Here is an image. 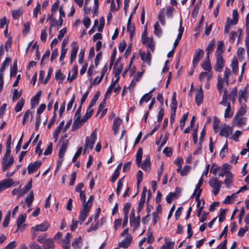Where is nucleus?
Masks as SVG:
<instances>
[{"mask_svg": "<svg viewBox=\"0 0 249 249\" xmlns=\"http://www.w3.org/2000/svg\"><path fill=\"white\" fill-rule=\"evenodd\" d=\"M80 193V198L83 202L82 209L80 211V213L79 215V219L80 221V224L86 220L89 213V203H86V193L85 191L81 192Z\"/></svg>", "mask_w": 249, "mask_h": 249, "instance_id": "f257e3e1", "label": "nucleus"}, {"mask_svg": "<svg viewBox=\"0 0 249 249\" xmlns=\"http://www.w3.org/2000/svg\"><path fill=\"white\" fill-rule=\"evenodd\" d=\"M49 227L50 224L46 221H44L40 224L36 225L35 226L32 227L31 228V233L32 236V239H34L36 236V231H45L49 229Z\"/></svg>", "mask_w": 249, "mask_h": 249, "instance_id": "f03ea898", "label": "nucleus"}, {"mask_svg": "<svg viewBox=\"0 0 249 249\" xmlns=\"http://www.w3.org/2000/svg\"><path fill=\"white\" fill-rule=\"evenodd\" d=\"M209 185L213 189V192L214 196L217 195L221 187L222 182L219 181L216 178H212L209 181Z\"/></svg>", "mask_w": 249, "mask_h": 249, "instance_id": "7ed1b4c3", "label": "nucleus"}, {"mask_svg": "<svg viewBox=\"0 0 249 249\" xmlns=\"http://www.w3.org/2000/svg\"><path fill=\"white\" fill-rule=\"evenodd\" d=\"M97 138V133L96 129L94 130L90 136V138L87 137L85 140L84 144L85 151L88 148L92 149L95 142V140Z\"/></svg>", "mask_w": 249, "mask_h": 249, "instance_id": "20e7f679", "label": "nucleus"}, {"mask_svg": "<svg viewBox=\"0 0 249 249\" xmlns=\"http://www.w3.org/2000/svg\"><path fill=\"white\" fill-rule=\"evenodd\" d=\"M97 138V133L96 129L94 130L90 136V138L87 137L85 140L84 144L85 151L88 148L92 149L95 142V140Z\"/></svg>", "mask_w": 249, "mask_h": 249, "instance_id": "39448f33", "label": "nucleus"}, {"mask_svg": "<svg viewBox=\"0 0 249 249\" xmlns=\"http://www.w3.org/2000/svg\"><path fill=\"white\" fill-rule=\"evenodd\" d=\"M244 115L236 114L232 120V125L238 126V127H242L246 125L247 122V118Z\"/></svg>", "mask_w": 249, "mask_h": 249, "instance_id": "423d86ee", "label": "nucleus"}, {"mask_svg": "<svg viewBox=\"0 0 249 249\" xmlns=\"http://www.w3.org/2000/svg\"><path fill=\"white\" fill-rule=\"evenodd\" d=\"M14 162V159L12 156H6L4 155L2 160V169L5 171L9 168Z\"/></svg>", "mask_w": 249, "mask_h": 249, "instance_id": "0eeeda50", "label": "nucleus"}, {"mask_svg": "<svg viewBox=\"0 0 249 249\" xmlns=\"http://www.w3.org/2000/svg\"><path fill=\"white\" fill-rule=\"evenodd\" d=\"M232 127L225 124L221 127L219 135L221 137L229 138L232 135Z\"/></svg>", "mask_w": 249, "mask_h": 249, "instance_id": "6e6552de", "label": "nucleus"}, {"mask_svg": "<svg viewBox=\"0 0 249 249\" xmlns=\"http://www.w3.org/2000/svg\"><path fill=\"white\" fill-rule=\"evenodd\" d=\"M216 64L214 67V69L216 71L221 72L225 65V60L222 55H215Z\"/></svg>", "mask_w": 249, "mask_h": 249, "instance_id": "1a4fd4ad", "label": "nucleus"}, {"mask_svg": "<svg viewBox=\"0 0 249 249\" xmlns=\"http://www.w3.org/2000/svg\"><path fill=\"white\" fill-rule=\"evenodd\" d=\"M142 44L149 49L148 50H150L152 52L154 51L155 44L152 37L142 36Z\"/></svg>", "mask_w": 249, "mask_h": 249, "instance_id": "9d476101", "label": "nucleus"}, {"mask_svg": "<svg viewBox=\"0 0 249 249\" xmlns=\"http://www.w3.org/2000/svg\"><path fill=\"white\" fill-rule=\"evenodd\" d=\"M203 54L204 51L201 49H197L196 50L193 60L194 68H195L197 65L200 60V56L203 55Z\"/></svg>", "mask_w": 249, "mask_h": 249, "instance_id": "9b49d317", "label": "nucleus"}, {"mask_svg": "<svg viewBox=\"0 0 249 249\" xmlns=\"http://www.w3.org/2000/svg\"><path fill=\"white\" fill-rule=\"evenodd\" d=\"M41 164L42 162L40 160H37L34 162L30 163L27 167L28 174H31L36 171L41 166Z\"/></svg>", "mask_w": 249, "mask_h": 249, "instance_id": "f8f14e48", "label": "nucleus"}, {"mask_svg": "<svg viewBox=\"0 0 249 249\" xmlns=\"http://www.w3.org/2000/svg\"><path fill=\"white\" fill-rule=\"evenodd\" d=\"M140 54L143 62L147 63L149 65L151 64V54L149 50H148L146 53L144 51H140Z\"/></svg>", "mask_w": 249, "mask_h": 249, "instance_id": "ddd939ff", "label": "nucleus"}, {"mask_svg": "<svg viewBox=\"0 0 249 249\" xmlns=\"http://www.w3.org/2000/svg\"><path fill=\"white\" fill-rule=\"evenodd\" d=\"M132 241V237L130 234H127L126 237L118 244V246L124 249L127 248Z\"/></svg>", "mask_w": 249, "mask_h": 249, "instance_id": "4468645a", "label": "nucleus"}, {"mask_svg": "<svg viewBox=\"0 0 249 249\" xmlns=\"http://www.w3.org/2000/svg\"><path fill=\"white\" fill-rule=\"evenodd\" d=\"M132 14H133V13L132 12L130 16H129V17L128 18V22H127V31L129 33V36H130V38H133L134 33H135V30L134 24L131 23V19H132Z\"/></svg>", "mask_w": 249, "mask_h": 249, "instance_id": "2eb2a0df", "label": "nucleus"}, {"mask_svg": "<svg viewBox=\"0 0 249 249\" xmlns=\"http://www.w3.org/2000/svg\"><path fill=\"white\" fill-rule=\"evenodd\" d=\"M14 181L12 179H5L0 181V192L13 185Z\"/></svg>", "mask_w": 249, "mask_h": 249, "instance_id": "dca6fc26", "label": "nucleus"}, {"mask_svg": "<svg viewBox=\"0 0 249 249\" xmlns=\"http://www.w3.org/2000/svg\"><path fill=\"white\" fill-rule=\"evenodd\" d=\"M79 47L77 45V42H73L72 43V49L71 53V63H72V62L76 59L77 53L78 51Z\"/></svg>", "mask_w": 249, "mask_h": 249, "instance_id": "f3484780", "label": "nucleus"}, {"mask_svg": "<svg viewBox=\"0 0 249 249\" xmlns=\"http://www.w3.org/2000/svg\"><path fill=\"white\" fill-rule=\"evenodd\" d=\"M201 66L202 68L207 72H211L212 68L210 60V57H206L205 60L201 63Z\"/></svg>", "mask_w": 249, "mask_h": 249, "instance_id": "a211bd4d", "label": "nucleus"}, {"mask_svg": "<svg viewBox=\"0 0 249 249\" xmlns=\"http://www.w3.org/2000/svg\"><path fill=\"white\" fill-rule=\"evenodd\" d=\"M26 214H21L18 218L17 227L18 230H21L23 231L25 229V224L22 225L25 221Z\"/></svg>", "mask_w": 249, "mask_h": 249, "instance_id": "6ab92c4d", "label": "nucleus"}, {"mask_svg": "<svg viewBox=\"0 0 249 249\" xmlns=\"http://www.w3.org/2000/svg\"><path fill=\"white\" fill-rule=\"evenodd\" d=\"M142 76V73L138 72L136 75L134 76V78L132 80L129 85V89L130 90H133L134 87L136 86L137 82H138Z\"/></svg>", "mask_w": 249, "mask_h": 249, "instance_id": "aec40b11", "label": "nucleus"}, {"mask_svg": "<svg viewBox=\"0 0 249 249\" xmlns=\"http://www.w3.org/2000/svg\"><path fill=\"white\" fill-rule=\"evenodd\" d=\"M203 100V93L202 89V86H200V89L198 90L196 95V102L198 106L200 105Z\"/></svg>", "mask_w": 249, "mask_h": 249, "instance_id": "412c9836", "label": "nucleus"}, {"mask_svg": "<svg viewBox=\"0 0 249 249\" xmlns=\"http://www.w3.org/2000/svg\"><path fill=\"white\" fill-rule=\"evenodd\" d=\"M144 171H148L150 169V159L149 156H147L141 163L139 166Z\"/></svg>", "mask_w": 249, "mask_h": 249, "instance_id": "4be33fe9", "label": "nucleus"}, {"mask_svg": "<svg viewBox=\"0 0 249 249\" xmlns=\"http://www.w3.org/2000/svg\"><path fill=\"white\" fill-rule=\"evenodd\" d=\"M123 69V64H120L119 65H118V66L117 65L116 67H115V66H114L113 72L114 73L115 77H116V82L118 81L120 78L119 75L122 71Z\"/></svg>", "mask_w": 249, "mask_h": 249, "instance_id": "5701e85b", "label": "nucleus"}, {"mask_svg": "<svg viewBox=\"0 0 249 249\" xmlns=\"http://www.w3.org/2000/svg\"><path fill=\"white\" fill-rule=\"evenodd\" d=\"M43 249H53L54 244L53 240L51 238H47L46 241L42 244Z\"/></svg>", "mask_w": 249, "mask_h": 249, "instance_id": "b1692460", "label": "nucleus"}, {"mask_svg": "<svg viewBox=\"0 0 249 249\" xmlns=\"http://www.w3.org/2000/svg\"><path fill=\"white\" fill-rule=\"evenodd\" d=\"M122 122V120L119 118H117L114 119L112 125V129L114 131V133L116 135L118 132L119 126Z\"/></svg>", "mask_w": 249, "mask_h": 249, "instance_id": "393cba45", "label": "nucleus"}, {"mask_svg": "<svg viewBox=\"0 0 249 249\" xmlns=\"http://www.w3.org/2000/svg\"><path fill=\"white\" fill-rule=\"evenodd\" d=\"M232 174L230 172H227L226 173L225 178L224 179V183L227 188H230L231 184L232 182Z\"/></svg>", "mask_w": 249, "mask_h": 249, "instance_id": "a878e982", "label": "nucleus"}, {"mask_svg": "<svg viewBox=\"0 0 249 249\" xmlns=\"http://www.w3.org/2000/svg\"><path fill=\"white\" fill-rule=\"evenodd\" d=\"M215 47L214 40H212L208 45L206 49V57H209L210 54L213 52Z\"/></svg>", "mask_w": 249, "mask_h": 249, "instance_id": "bb28decb", "label": "nucleus"}, {"mask_svg": "<svg viewBox=\"0 0 249 249\" xmlns=\"http://www.w3.org/2000/svg\"><path fill=\"white\" fill-rule=\"evenodd\" d=\"M220 104L224 107H228V105H231L230 102L228 101V96L227 95V89H225L224 90V94L222 96V100L220 102Z\"/></svg>", "mask_w": 249, "mask_h": 249, "instance_id": "cd10ccee", "label": "nucleus"}, {"mask_svg": "<svg viewBox=\"0 0 249 249\" xmlns=\"http://www.w3.org/2000/svg\"><path fill=\"white\" fill-rule=\"evenodd\" d=\"M72 75L70 76V72H69V75L68 76V80L70 82L72 81L76 77L77 73H78V67L77 65H74L71 70Z\"/></svg>", "mask_w": 249, "mask_h": 249, "instance_id": "c85d7f7f", "label": "nucleus"}, {"mask_svg": "<svg viewBox=\"0 0 249 249\" xmlns=\"http://www.w3.org/2000/svg\"><path fill=\"white\" fill-rule=\"evenodd\" d=\"M34 200V195L33 191H31L25 198V202L29 208H31Z\"/></svg>", "mask_w": 249, "mask_h": 249, "instance_id": "c756f323", "label": "nucleus"}, {"mask_svg": "<svg viewBox=\"0 0 249 249\" xmlns=\"http://www.w3.org/2000/svg\"><path fill=\"white\" fill-rule=\"evenodd\" d=\"M82 244V240L80 236L76 237L74 239L72 243V247L73 249H79L80 245Z\"/></svg>", "mask_w": 249, "mask_h": 249, "instance_id": "7c9ffc66", "label": "nucleus"}, {"mask_svg": "<svg viewBox=\"0 0 249 249\" xmlns=\"http://www.w3.org/2000/svg\"><path fill=\"white\" fill-rule=\"evenodd\" d=\"M32 187V179L26 184L24 187L21 190V193L19 196H23L24 194L27 193Z\"/></svg>", "mask_w": 249, "mask_h": 249, "instance_id": "2f4dec72", "label": "nucleus"}, {"mask_svg": "<svg viewBox=\"0 0 249 249\" xmlns=\"http://www.w3.org/2000/svg\"><path fill=\"white\" fill-rule=\"evenodd\" d=\"M85 123V122H84L82 119H81L80 118H76L73 123L72 129H77L81 127Z\"/></svg>", "mask_w": 249, "mask_h": 249, "instance_id": "473e14b6", "label": "nucleus"}, {"mask_svg": "<svg viewBox=\"0 0 249 249\" xmlns=\"http://www.w3.org/2000/svg\"><path fill=\"white\" fill-rule=\"evenodd\" d=\"M224 43L222 41L217 42V49L215 52V55H222L224 52Z\"/></svg>", "mask_w": 249, "mask_h": 249, "instance_id": "72a5a7b5", "label": "nucleus"}, {"mask_svg": "<svg viewBox=\"0 0 249 249\" xmlns=\"http://www.w3.org/2000/svg\"><path fill=\"white\" fill-rule=\"evenodd\" d=\"M142 149L141 147H140L136 153V162L138 166H140L142 162Z\"/></svg>", "mask_w": 249, "mask_h": 249, "instance_id": "f704fd0d", "label": "nucleus"}, {"mask_svg": "<svg viewBox=\"0 0 249 249\" xmlns=\"http://www.w3.org/2000/svg\"><path fill=\"white\" fill-rule=\"evenodd\" d=\"M232 72L237 74L238 71V59L236 57H234L231 63Z\"/></svg>", "mask_w": 249, "mask_h": 249, "instance_id": "c9c22d12", "label": "nucleus"}, {"mask_svg": "<svg viewBox=\"0 0 249 249\" xmlns=\"http://www.w3.org/2000/svg\"><path fill=\"white\" fill-rule=\"evenodd\" d=\"M154 34L159 37L162 36V29L160 27L159 22H156L154 26Z\"/></svg>", "mask_w": 249, "mask_h": 249, "instance_id": "e433bc0d", "label": "nucleus"}, {"mask_svg": "<svg viewBox=\"0 0 249 249\" xmlns=\"http://www.w3.org/2000/svg\"><path fill=\"white\" fill-rule=\"evenodd\" d=\"M55 78L57 80H59V83H62L65 78V76L61 73V70L58 69L55 72Z\"/></svg>", "mask_w": 249, "mask_h": 249, "instance_id": "4c0bfd02", "label": "nucleus"}, {"mask_svg": "<svg viewBox=\"0 0 249 249\" xmlns=\"http://www.w3.org/2000/svg\"><path fill=\"white\" fill-rule=\"evenodd\" d=\"M24 103H25L24 99L23 98L20 99V100L18 102L16 107H15V111L16 112L20 111L23 108Z\"/></svg>", "mask_w": 249, "mask_h": 249, "instance_id": "58836bf2", "label": "nucleus"}, {"mask_svg": "<svg viewBox=\"0 0 249 249\" xmlns=\"http://www.w3.org/2000/svg\"><path fill=\"white\" fill-rule=\"evenodd\" d=\"M248 94L247 91L246 89H240L239 91V101L240 102L241 99H243L245 101L247 100L248 99Z\"/></svg>", "mask_w": 249, "mask_h": 249, "instance_id": "ea45409f", "label": "nucleus"}, {"mask_svg": "<svg viewBox=\"0 0 249 249\" xmlns=\"http://www.w3.org/2000/svg\"><path fill=\"white\" fill-rule=\"evenodd\" d=\"M152 95H150V93H145L144 94L139 102V105H142L143 102H148L152 98Z\"/></svg>", "mask_w": 249, "mask_h": 249, "instance_id": "a19ab883", "label": "nucleus"}, {"mask_svg": "<svg viewBox=\"0 0 249 249\" xmlns=\"http://www.w3.org/2000/svg\"><path fill=\"white\" fill-rule=\"evenodd\" d=\"M172 102L171 104V110H175L177 108L178 106V102L176 100V92H174L173 93L172 98Z\"/></svg>", "mask_w": 249, "mask_h": 249, "instance_id": "79ce46f5", "label": "nucleus"}, {"mask_svg": "<svg viewBox=\"0 0 249 249\" xmlns=\"http://www.w3.org/2000/svg\"><path fill=\"white\" fill-rule=\"evenodd\" d=\"M203 179L202 176H201V177L199 178V179L198 180V183L196 187L195 191H194L191 197H194L196 193L198 192V191L200 190H202L200 188V187H201V186L203 184Z\"/></svg>", "mask_w": 249, "mask_h": 249, "instance_id": "37998d69", "label": "nucleus"}, {"mask_svg": "<svg viewBox=\"0 0 249 249\" xmlns=\"http://www.w3.org/2000/svg\"><path fill=\"white\" fill-rule=\"evenodd\" d=\"M93 109L90 108H88L87 112L83 116L82 119L84 122H86L92 115Z\"/></svg>", "mask_w": 249, "mask_h": 249, "instance_id": "c03bdc74", "label": "nucleus"}, {"mask_svg": "<svg viewBox=\"0 0 249 249\" xmlns=\"http://www.w3.org/2000/svg\"><path fill=\"white\" fill-rule=\"evenodd\" d=\"M11 135H9L6 142V150L5 155L6 156H10L11 153Z\"/></svg>", "mask_w": 249, "mask_h": 249, "instance_id": "a18cd8bd", "label": "nucleus"}, {"mask_svg": "<svg viewBox=\"0 0 249 249\" xmlns=\"http://www.w3.org/2000/svg\"><path fill=\"white\" fill-rule=\"evenodd\" d=\"M22 94V90L18 91L17 89H15L13 91L12 101L15 102L19 99Z\"/></svg>", "mask_w": 249, "mask_h": 249, "instance_id": "49530a36", "label": "nucleus"}, {"mask_svg": "<svg viewBox=\"0 0 249 249\" xmlns=\"http://www.w3.org/2000/svg\"><path fill=\"white\" fill-rule=\"evenodd\" d=\"M233 115V111L231 110V105H228V107L225 110L224 117L226 118H231Z\"/></svg>", "mask_w": 249, "mask_h": 249, "instance_id": "de8ad7c7", "label": "nucleus"}, {"mask_svg": "<svg viewBox=\"0 0 249 249\" xmlns=\"http://www.w3.org/2000/svg\"><path fill=\"white\" fill-rule=\"evenodd\" d=\"M220 120L216 117H213V129L215 133H216L218 131L219 129V124Z\"/></svg>", "mask_w": 249, "mask_h": 249, "instance_id": "09e8293b", "label": "nucleus"}, {"mask_svg": "<svg viewBox=\"0 0 249 249\" xmlns=\"http://www.w3.org/2000/svg\"><path fill=\"white\" fill-rule=\"evenodd\" d=\"M124 178H120L117 183V187L116 189V194L117 196L120 195L121 190L123 186Z\"/></svg>", "mask_w": 249, "mask_h": 249, "instance_id": "8fccbe9b", "label": "nucleus"}, {"mask_svg": "<svg viewBox=\"0 0 249 249\" xmlns=\"http://www.w3.org/2000/svg\"><path fill=\"white\" fill-rule=\"evenodd\" d=\"M231 73V71L230 69L228 68H226L224 72V78L223 80L227 84H228L229 80V76Z\"/></svg>", "mask_w": 249, "mask_h": 249, "instance_id": "3c124183", "label": "nucleus"}, {"mask_svg": "<svg viewBox=\"0 0 249 249\" xmlns=\"http://www.w3.org/2000/svg\"><path fill=\"white\" fill-rule=\"evenodd\" d=\"M11 212L9 211L4 217V220L2 222V226L3 227H7L8 226L10 219Z\"/></svg>", "mask_w": 249, "mask_h": 249, "instance_id": "603ef678", "label": "nucleus"}, {"mask_svg": "<svg viewBox=\"0 0 249 249\" xmlns=\"http://www.w3.org/2000/svg\"><path fill=\"white\" fill-rule=\"evenodd\" d=\"M100 92L97 91L95 95L92 98L90 103L89 106L88 108H91V107L95 104L96 101H97L98 97L99 96Z\"/></svg>", "mask_w": 249, "mask_h": 249, "instance_id": "864d4df0", "label": "nucleus"}, {"mask_svg": "<svg viewBox=\"0 0 249 249\" xmlns=\"http://www.w3.org/2000/svg\"><path fill=\"white\" fill-rule=\"evenodd\" d=\"M145 197H143V196H141L140 200L138 203V212H140L142 209L145 201Z\"/></svg>", "mask_w": 249, "mask_h": 249, "instance_id": "5fc2aeb1", "label": "nucleus"}, {"mask_svg": "<svg viewBox=\"0 0 249 249\" xmlns=\"http://www.w3.org/2000/svg\"><path fill=\"white\" fill-rule=\"evenodd\" d=\"M47 27H45L41 32L40 39L42 41H45L47 36Z\"/></svg>", "mask_w": 249, "mask_h": 249, "instance_id": "6e6d98bb", "label": "nucleus"}, {"mask_svg": "<svg viewBox=\"0 0 249 249\" xmlns=\"http://www.w3.org/2000/svg\"><path fill=\"white\" fill-rule=\"evenodd\" d=\"M22 14V10L21 9H18L17 10L12 11V15L13 18L16 19H18Z\"/></svg>", "mask_w": 249, "mask_h": 249, "instance_id": "4d7b16f0", "label": "nucleus"}, {"mask_svg": "<svg viewBox=\"0 0 249 249\" xmlns=\"http://www.w3.org/2000/svg\"><path fill=\"white\" fill-rule=\"evenodd\" d=\"M165 243L166 244V249H174L175 243L169 240L168 238L165 237L164 238Z\"/></svg>", "mask_w": 249, "mask_h": 249, "instance_id": "13d9d810", "label": "nucleus"}, {"mask_svg": "<svg viewBox=\"0 0 249 249\" xmlns=\"http://www.w3.org/2000/svg\"><path fill=\"white\" fill-rule=\"evenodd\" d=\"M247 111V107L245 104L241 105L240 108L236 114L244 115Z\"/></svg>", "mask_w": 249, "mask_h": 249, "instance_id": "bf43d9fd", "label": "nucleus"}, {"mask_svg": "<svg viewBox=\"0 0 249 249\" xmlns=\"http://www.w3.org/2000/svg\"><path fill=\"white\" fill-rule=\"evenodd\" d=\"M130 222L131 225L134 226L135 228H138L140 224V222H139V220H137V219H136L135 217H131L130 219Z\"/></svg>", "mask_w": 249, "mask_h": 249, "instance_id": "052dcab7", "label": "nucleus"}, {"mask_svg": "<svg viewBox=\"0 0 249 249\" xmlns=\"http://www.w3.org/2000/svg\"><path fill=\"white\" fill-rule=\"evenodd\" d=\"M147 242L149 244L152 243L154 240V238L153 235V233L150 229L148 230L147 232Z\"/></svg>", "mask_w": 249, "mask_h": 249, "instance_id": "680f3d73", "label": "nucleus"}, {"mask_svg": "<svg viewBox=\"0 0 249 249\" xmlns=\"http://www.w3.org/2000/svg\"><path fill=\"white\" fill-rule=\"evenodd\" d=\"M228 151V142H226L224 145L223 148L220 151V155L222 158H223L225 156V154Z\"/></svg>", "mask_w": 249, "mask_h": 249, "instance_id": "e2e57ef3", "label": "nucleus"}, {"mask_svg": "<svg viewBox=\"0 0 249 249\" xmlns=\"http://www.w3.org/2000/svg\"><path fill=\"white\" fill-rule=\"evenodd\" d=\"M47 20H49L50 21V25H51V26H54L57 23V21L53 17V14L49 15L47 18Z\"/></svg>", "mask_w": 249, "mask_h": 249, "instance_id": "0e129e2a", "label": "nucleus"}, {"mask_svg": "<svg viewBox=\"0 0 249 249\" xmlns=\"http://www.w3.org/2000/svg\"><path fill=\"white\" fill-rule=\"evenodd\" d=\"M190 166L189 165H185L183 167V169L181 172H180V175L181 176H187L190 172Z\"/></svg>", "mask_w": 249, "mask_h": 249, "instance_id": "69168bd1", "label": "nucleus"}, {"mask_svg": "<svg viewBox=\"0 0 249 249\" xmlns=\"http://www.w3.org/2000/svg\"><path fill=\"white\" fill-rule=\"evenodd\" d=\"M224 80H222L220 77H219L218 82H217V89L219 91V92L220 93L222 92V90L223 89V86L224 85Z\"/></svg>", "mask_w": 249, "mask_h": 249, "instance_id": "338daca9", "label": "nucleus"}, {"mask_svg": "<svg viewBox=\"0 0 249 249\" xmlns=\"http://www.w3.org/2000/svg\"><path fill=\"white\" fill-rule=\"evenodd\" d=\"M48 236L47 233H44L37 236V241L40 244H43L46 241V238Z\"/></svg>", "mask_w": 249, "mask_h": 249, "instance_id": "774afa93", "label": "nucleus"}]
</instances>
